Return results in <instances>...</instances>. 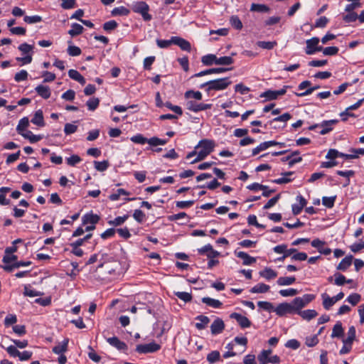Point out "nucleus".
<instances>
[{
    "mask_svg": "<svg viewBox=\"0 0 364 364\" xmlns=\"http://www.w3.org/2000/svg\"><path fill=\"white\" fill-rule=\"evenodd\" d=\"M215 143L213 140L202 139L197 146L195 147L197 149V156L191 162L195 164L203 160L208 155H209L214 149Z\"/></svg>",
    "mask_w": 364,
    "mask_h": 364,
    "instance_id": "nucleus-1",
    "label": "nucleus"
},
{
    "mask_svg": "<svg viewBox=\"0 0 364 364\" xmlns=\"http://www.w3.org/2000/svg\"><path fill=\"white\" fill-rule=\"evenodd\" d=\"M231 84V81L228 77L218 78L214 80H210L202 84L200 87L205 88L207 92H210L211 90H223L226 89Z\"/></svg>",
    "mask_w": 364,
    "mask_h": 364,
    "instance_id": "nucleus-2",
    "label": "nucleus"
},
{
    "mask_svg": "<svg viewBox=\"0 0 364 364\" xmlns=\"http://www.w3.org/2000/svg\"><path fill=\"white\" fill-rule=\"evenodd\" d=\"M132 9L134 13L139 14L145 21H149L152 18L151 15L149 14V6L144 1L134 2Z\"/></svg>",
    "mask_w": 364,
    "mask_h": 364,
    "instance_id": "nucleus-3",
    "label": "nucleus"
},
{
    "mask_svg": "<svg viewBox=\"0 0 364 364\" xmlns=\"http://www.w3.org/2000/svg\"><path fill=\"white\" fill-rule=\"evenodd\" d=\"M186 107L187 109L193 112H198L200 111H204L206 109H209L212 107V104H205L203 102H198L196 100L186 99Z\"/></svg>",
    "mask_w": 364,
    "mask_h": 364,
    "instance_id": "nucleus-4",
    "label": "nucleus"
},
{
    "mask_svg": "<svg viewBox=\"0 0 364 364\" xmlns=\"http://www.w3.org/2000/svg\"><path fill=\"white\" fill-rule=\"evenodd\" d=\"M100 217L92 213H87L82 218V224L86 225L85 231H91L95 228V225L99 222Z\"/></svg>",
    "mask_w": 364,
    "mask_h": 364,
    "instance_id": "nucleus-5",
    "label": "nucleus"
},
{
    "mask_svg": "<svg viewBox=\"0 0 364 364\" xmlns=\"http://www.w3.org/2000/svg\"><path fill=\"white\" fill-rule=\"evenodd\" d=\"M319 41L320 40L317 37H314L311 39L306 40V47L305 50L306 53L307 55H312L316 51H321L322 50V47L318 46Z\"/></svg>",
    "mask_w": 364,
    "mask_h": 364,
    "instance_id": "nucleus-6",
    "label": "nucleus"
},
{
    "mask_svg": "<svg viewBox=\"0 0 364 364\" xmlns=\"http://www.w3.org/2000/svg\"><path fill=\"white\" fill-rule=\"evenodd\" d=\"M161 346L155 342L141 344L136 346V351L139 353H149L158 351Z\"/></svg>",
    "mask_w": 364,
    "mask_h": 364,
    "instance_id": "nucleus-7",
    "label": "nucleus"
},
{
    "mask_svg": "<svg viewBox=\"0 0 364 364\" xmlns=\"http://www.w3.org/2000/svg\"><path fill=\"white\" fill-rule=\"evenodd\" d=\"M289 86H284L283 88L279 90H267L260 95L261 97H265L267 100H276L279 96L283 95L287 92Z\"/></svg>",
    "mask_w": 364,
    "mask_h": 364,
    "instance_id": "nucleus-8",
    "label": "nucleus"
},
{
    "mask_svg": "<svg viewBox=\"0 0 364 364\" xmlns=\"http://www.w3.org/2000/svg\"><path fill=\"white\" fill-rule=\"evenodd\" d=\"M279 316H283L286 314H291L293 313V307L289 303L279 304L274 311Z\"/></svg>",
    "mask_w": 364,
    "mask_h": 364,
    "instance_id": "nucleus-9",
    "label": "nucleus"
},
{
    "mask_svg": "<svg viewBox=\"0 0 364 364\" xmlns=\"http://www.w3.org/2000/svg\"><path fill=\"white\" fill-rule=\"evenodd\" d=\"M199 254L205 255L208 259H213L218 257L220 252L213 250L211 245L208 244L198 250Z\"/></svg>",
    "mask_w": 364,
    "mask_h": 364,
    "instance_id": "nucleus-10",
    "label": "nucleus"
},
{
    "mask_svg": "<svg viewBox=\"0 0 364 364\" xmlns=\"http://www.w3.org/2000/svg\"><path fill=\"white\" fill-rule=\"evenodd\" d=\"M338 122L336 119H331L328 121H323L320 124L316 125V127H320L321 130L319 133L321 134H326L333 129V126Z\"/></svg>",
    "mask_w": 364,
    "mask_h": 364,
    "instance_id": "nucleus-11",
    "label": "nucleus"
},
{
    "mask_svg": "<svg viewBox=\"0 0 364 364\" xmlns=\"http://www.w3.org/2000/svg\"><path fill=\"white\" fill-rule=\"evenodd\" d=\"M296 201L297 203L293 204L291 206L292 213L295 215H299L301 212L302 209L307 203L306 199L301 195L296 196Z\"/></svg>",
    "mask_w": 364,
    "mask_h": 364,
    "instance_id": "nucleus-12",
    "label": "nucleus"
},
{
    "mask_svg": "<svg viewBox=\"0 0 364 364\" xmlns=\"http://www.w3.org/2000/svg\"><path fill=\"white\" fill-rule=\"evenodd\" d=\"M230 318H234L237 321L238 324L243 328H248L251 326V322L245 316H242L238 313H232L230 314Z\"/></svg>",
    "mask_w": 364,
    "mask_h": 364,
    "instance_id": "nucleus-13",
    "label": "nucleus"
},
{
    "mask_svg": "<svg viewBox=\"0 0 364 364\" xmlns=\"http://www.w3.org/2000/svg\"><path fill=\"white\" fill-rule=\"evenodd\" d=\"M224 328L225 323L220 318H217L215 320H214L210 326L211 333L213 335L220 334L223 332Z\"/></svg>",
    "mask_w": 364,
    "mask_h": 364,
    "instance_id": "nucleus-14",
    "label": "nucleus"
},
{
    "mask_svg": "<svg viewBox=\"0 0 364 364\" xmlns=\"http://www.w3.org/2000/svg\"><path fill=\"white\" fill-rule=\"evenodd\" d=\"M107 343H108L110 346H113V347L116 348L117 350H123V351H124V350H127V344H126L124 342H123V341H120V340H119L117 337H116V336L111 337V338H108L107 339Z\"/></svg>",
    "mask_w": 364,
    "mask_h": 364,
    "instance_id": "nucleus-15",
    "label": "nucleus"
},
{
    "mask_svg": "<svg viewBox=\"0 0 364 364\" xmlns=\"http://www.w3.org/2000/svg\"><path fill=\"white\" fill-rule=\"evenodd\" d=\"M172 41L173 42V44L179 46L183 50L191 51V43L186 39L177 36H173L172 37Z\"/></svg>",
    "mask_w": 364,
    "mask_h": 364,
    "instance_id": "nucleus-16",
    "label": "nucleus"
},
{
    "mask_svg": "<svg viewBox=\"0 0 364 364\" xmlns=\"http://www.w3.org/2000/svg\"><path fill=\"white\" fill-rule=\"evenodd\" d=\"M36 93L43 99H48L51 95V90L47 85H39L35 88Z\"/></svg>",
    "mask_w": 364,
    "mask_h": 364,
    "instance_id": "nucleus-17",
    "label": "nucleus"
},
{
    "mask_svg": "<svg viewBox=\"0 0 364 364\" xmlns=\"http://www.w3.org/2000/svg\"><path fill=\"white\" fill-rule=\"evenodd\" d=\"M321 299L323 301V306L326 310H329L336 303V301L334 300L335 299L333 296L331 297L326 293H323L321 294Z\"/></svg>",
    "mask_w": 364,
    "mask_h": 364,
    "instance_id": "nucleus-18",
    "label": "nucleus"
},
{
    "mask_svg": "<svg viewBox=\"0 0 364 364\" xmlns=\"http://www.w3.org/2000/svg\"><path fill=\"white\" fill-rule=\"evenodd\" d=\"M235 253L237 257H239L243 260L242 263L244 265H250L256 262V259L255 257L250 256L247 253H246L245 252L240 251V252H235Z\"/></svg>",
    "mask_w": 364,
    "mask_h": 364,
    "instance_id": "nucleus-19",
    "label": "nucleus"
},
{
    "mask_svg": "<svg viewBox=\"0 0 364 364\" xmlns=\"http://www.w3.org/2000/svg\"><path fill=\"white\" fill-rule=\"evenodd\" d=\"M196 320L199 321L195 324V326L198 330L205 328L210 322V318L208 316L203 315L196 316Z\"/></svg>",
    "mask_w": 364,
    "mask_h": 364,
    "instance_id": "nucleus-20",
    "label": "nucleus"
},
{
    "mask_svg": "<svg viewBox=\"0 0 364 364\" xmlns=\"http://www.w3.org/2000/svg\"><path fill=\"white\" fill-rule=\"evenodd\" d=\"M68 339H64L61 343L53 347V352L58 355H61L65 353L68 349Z\"/></svg>",
    "mask_w": 364,
    "mask_h": 364,
    "instance_id": "nucleus-21",
    "label": "nucleus"
},
{
    "mask_svg": "<svg viewBox=\"0 0 364 364\" xmlns=\"http://www.w3.org/2000/svg\"><path fill=\"white\" fill-rule=\"evenodd\" d=\"M353 256L348 255L344 257L338 264L336 269L341 271H346L352 264Z\"/></svg>",
    "mask_w": 364,
    "mask_h": 364,
    "instance_id": "nucleus-22",
    "label": "nucleus"
},
{
    "mask_svg": "<svg viewBox=\"0 0 364 364\" xmlns=\"http://www.w3.org/2000/svg\"><path fill=\"white\" fill-rule=\"evenodd\" d=\"M68 76L81 85H85L86 82L85 77L76 70H70L68 71Z\"/></svg>",
    "mask_w": 364,
    "mask_h": 364,
    "instance_id": "nucleus-23",
    "label": "nucleus"
},
{
    "mask_svg": "<svg viewBox=\"0 0 364 364\" xmlns=\"http://www.w3.org/2000/svg\"><path fill=\"white\" fill-rule=\"evenodd\" d=\"M259 275L267 280H271L277 277V272L271 268L266 267L259 272Z\"/></svg>",
    "mask_w": 364,
    "mask_h": 364,
    "instance_id": "nucleus-24",
    "label": "nucleus"
},
{
    "mask_svg": "<svg viewBox=\"0 0 364 364\" xmlns=\"http://www.w3.org/2000/svg\"><path fill=\"white\" fill-rule=\"evenodd\" d=\"M31 122L39 127L44 126V119L42 110L38 109L35 112L33 117L31 119Z\"/></svg>",
    "mask_w": 364,
    "mask_h": 364,
    "instance_id": "nucleus-25",
    "label": "nucleus"
},
{
    "mask_svg": "<svg viewBox=\"0 0 364 364\" xmlns=\"http://www.w3.org/2000/svg\"><path fill=\"white\" fill-rule=\"evenodd\" d=\"M202 302L206 305L215 309L220 308L223 305L222 302L218 299H212L210 297L202 298Z\"/></svg>",
    "mask_w": 364,
    "mask_h": 364,
    "instance_id": "nucleus-26",
    "label": "nucleus"
},
{
    "mask_svg": "<svg viewBox=\"0 0 364 364\" xmlns=\"http://www.w3.org/2000/svg\"><path fill=\"white\" fill-rule=\"evenodd\" d=\"M202 93L200 91H194V90H188L184 94V97L186 99H190L193 100H202Z\"/></svg>",
    "mask_w": 364,
    "mask_h": 364,
    "instance_id": "nucleus-27",
    "label": "nucleus"
},
{
    "mask_svg": "<svg viewBox=\"0 0 364 364\" xmlns=\"http://www.w3.org/2000/svg\"><path fill=\"white\" fill-rule=\"evenodd\" d=\"M269 286L265 284L264 283H259L254 286L251 289L250 292L258 294V293H265L269 290Z\"/></svg>",
    "mask_w": 364,
    "mask_h": 364,
    "instance_id": "nucleus-28",
    "label": "nucleus"
},
{
    "mask_svg": "<svg viewBox=\"0 0 364 364\" xmlns=\"http://www.w3.org/2000/svg\"><path fill=\"white\" fill-rule=\"evenodd\" d=\"M29 125V120L27 117H23L20 119L18 124L16 127V131L19 134H22V133L25 132L26 128Z\"/></svg>",
    "mask_w": 364,
    "mask_h": 364,
    "instance_id": "nucleus-29",
    "label": "nucleus"
},
{
    "mask_svg": "<svg viewBox=\"0 0 364 364\" xmlns=\"http://www.w3.org/2000/svg\"><path fill=\"white\" fill-rule=\"evenodd\" d=\"M296 281L294 277H280L277 283L279 286H289L294 284Z\"/></svg>",
    "mask_w": 364,
    "mask_h": 364,
    "instance_id": "nucleus-30",
    "label": "nucleus"
},
{
    "mask_svg": "<svg viewBox=\"0 0 364 364\" xmlns=\"http://www.w3.org/2000/svg\"><path fill=\"white\" fill-rule=\"evenodd\" d=\"M84 28L79 23H74L71 25V29L68 31V33L71 36H76L83 32Z\"/></svg>",
    "mask_w": 364,
    "mask_h": 364,
    "instance_id": "nucleus-31",
    "label": "nucleus"
},
{
    "mask_svg": "<svg viewBox=\"0 0 364 364\" xmlns=\"http://www.w3.org/2000/svg\"><path fill=\"white\" fill-rule=\"evenodd\" d=\"M343 334V328L342 327V323L340 321H338L333 326L331 333L332 338H339L341 337Z\"/></svg>",
    "mask_w": 364,
    "mask_h": 364,
    "instance_id": "nucleus-32",
    "label": "nucleus"
},
{
    "mask_svg": "<svg viewBox=\"0 0 364 364\" xmlns=\"http://www.w3.org/2000/svg\"><path fill=\"white\" fill-rule=\"evenodd\" d=\"M299 315L305 320L310 321L317 316V312L314 309H307L299 312Z\"/></svg>",
    "mask_w": 364,
    "mask_h": 364,
    "instance_id": "nucleus-33",
    "label": "nucleus"
},
{
    "mask_svg": "<svg viewBox=\"0 0 364 364\" xmlns=\"http://www.w3.org/2000/svg\"><path fill=\"white\" fill-rule=\"evenodd\" d=\"M22 136H23L25 139H27L29 140L31 143H35L38 141H40L42 139V136L40 135H35L32 133V132L27 130L25 132L22 133L21 134Z\"/></svg>",
    "mask_w": 364,
    "mask_h": 364,
    "instance_id": "nucleus-34",
    "label": "nucleus"
},
{
    "mask_svg": "<svg viewBox=\"0 0 364 364\" xmlns=\"http://www.w3.org/2000/svg\"><path fill=\"white\" fill-rule=\"evenodd\" d=\"M217 57L213 54L205 55L202 57L201 62L205 65H211L213 64L216 65Z\"/></svg>",
    "mask_w": 364,
    "mask_h": 364,
    "instance_id": "nucleus-35",
    "label": "nucleus"
},
{
    "mask_svg": "<svg viewBox=\"0 0 364 364\" xmlns=\"http://www.w3.org/2000/svg\"><path fill=\"white\" fill-rule=\"evenodd\" d=\"M18 50L23 55H33V46L26 43H22L18 46Z\"/></svg>",
    "mask_w": 364,
    "mask_h": 364,
    "instance_id": "nucleus-36",
    "label": "nucleus"
},
{
    "mask_svg": "<svg viewBox=\"0 0 364 364\" xmlns=\"http://www.w3.org/2000/svg\"><path fill=\"white\" fill-rule=\"evenodd\" d=\"M129 13H130V11L124 6L116 7L111 12L112 15L114 16H128L129 14Z\"/></svg>",
    "mask_w": 364,
    "mask_h": 364,
    "instance_id": "nucleus-37",
    "label": "nucleus"
},
{
    "mask_svg": "<svg viewBox=\"0 0 364 364\" xmlns=\"http://www.w3.org/2000/svg\"><path fill=\"white\" fill-rule=\"evenodd\" d=\"M277 45V43L276 41H257V46L259 48L265 50H272Z\"/></svg>",
    "mask_w": 364,
    "mask_h": 364,
    "instance_id": "nucleus-38",
    "label": "nucleus"
},
{
    "mask_svg": "<svg viewBox=\"0 0 364 364\" xmlns=\"http://www.w3.org/2000/svg\"><path fill=\"white\" fill-rule=\"evenodd\" d=\"M290 304L293 307V313L296 312V311L302 309L306 306L301 297L295 298Z\"/></svg>",
    "mask_w": 364,
    "mask_h": 364,
    "instance_id": "nucleus-39",
    "label": "nucleus"
},
{
    "mask_svg": "<svg viewBox=\"0 0 364 364\" xmlns=\"http://www.w3.org/2000/svg\"><path fill=\"white\" fill-rule=\"evenodd\" d=\"M174 294L184 302H190L192 300V294L185 291H174Z\"/></svg>",
    "mask_w": 364,
    "mask_h": 364,
    "instance_id": "nucleus-40",
    "label": "nucleus"
},
{
    "mask_svg": "<svg viewBox=\"0 0 364 364\" xmlns=\"http://www.w3.org/2000/svg\"><path fill=\"white\" fill-rule=\"evenodd\" d=\"M168 142L167 139H159L154 136L150 139H147V143L152 146H156L159 145H164Z\"/></svg>",
    "mask_w": 364,
    "mask_h": 364,
    "instance_id": "nucleus-41",
    "label": "nucleus"
},
{
    "mask_svg": "<svg viewBox=\"0 0 364 364\" xmlns=\"http://www.w3.org/2000/svg\"><path fill=\"white\" fill-rule=\"evenodd\" d=\"M129 193L123 188L118 189L116 193L111 194L109 198L112 201H116L119 199L121 196H129Z\"/></svg>",
    "mask_w": 364,
    "mask_h": 364,
    "instance_id": "nucleus-42",
    "label": "nucleus"
},
{
    "mask_svg": "<svg viewBox=\"0 0 364 364\" xmlns=\"http://www.w3.org/2000/svg\"><path fill=\"white\" fill-rule=\"evenodd\" d=\"M129 218L127 215H125L124 216H119L115 218L114 220H109L108 223L110 225L113 226H119L122 225Z\"/></svg>",
    "mask_w": 364,
    "mask_h": 364,
    "instance_id": "nucleus-43",
    "label": "nucleus"
},
{
    "mask_svg": "<svg viewBox=\"0 0 364 364\" xmlns=\"http://www.w3.org/2000/svg\"><path fill=\"white\" fill-rule=\"evenodd\" d=\"M257 306L260 309L265 310L268 312H272V311H274V307L273 304L269 301H258Z\"/></svg>",
    "mask_w": 364,
    "mask_h": 364,
    "instance_id": "nucleus-44",
    "label": "nucleus"
},
{
    "mask_svg": "<svg viewBox=\"0 0 364 364\" xmlns=\"http://www.w3.org/2000/svg\"><path fill=\"white\" fill-rule=\"evenodd\" d=\"M220 352L218 350H213L208 354L207 360L210 363H216L217 361H218L220 360Z\"/></svg>",
    "mask_w": 364,
    "mask_h": 364,
    "instance_id": "nucleus-45",
    "label": "nucleus"
},
{
    "mask_svg": "<svg viewBox=\"0 0 364 364\" xmlns=\"http://www.w3.org/2000/svg\"><path fill=\"white\" fill-rule=\"evenodd\" d=\"M233 59L230 56L217 58L216 65H229L233 63Z\"/></svg>",
    "mask_w": 364,
    "mask_h": 364,
    "instance_id": "nucleus-46",
    "label": "nucleus"
},
{
    "mask_svg": "<svg viewBox=\"0 0 364 364\" xmlns=\"http://www.w3.org/2000/svg\"><path fill=\"white\" fill-rule=\"evenodd\" d=\"M272 353V350H263L258 355L257 358L259 362V364H267L266 361V358H268L269 355Z\"/></svg>",
    "mask_w": 364,
    "mask_h": 364,
    "instance_id": "nucleus-47",
    "label": "nucleus"
},
{
    "mask_svg": "<svg viewBox=\"0 0 364 364\" xmlns=\"http://www.w3.org/2000/svg\"><path fill=\"white\" fill-rule=\"evenodd\" d=\"M100 100L98 98L92 97L87 100L86 105L88 107V109L90 111L95 110L99 106Z\"/></svg>",
    "mask_w": 364,
    "mask_h": 364,
    "instance_id": "nucleus-48",
    "label": "nucleus"
},
{
    "mask_svg": "<svg viewBox=\"0 0 364 364\" xmlns=\"http://www.w3.org/2000/svg\"><path fill=\"white\" fill-rule=\"evenodd\" d=\"M355 328L354 326H350L348 331V336L343 341L348 342V343H352L355 338Z\"/></svg>",
    "mask_w": 364,
    "mask_h": 364,
    "instance_id": "nucleus-49",
    "label": "nucleus"
},
{
    "mask_svg": "<svg viewBox=\"0 0 364 364\" xmlns=\"http://www.w3.org/2000/svg\"><path fill=\"white\" fill-rule=\"evenodd\" d=\"M361 296L357 293L350 294L347 298V301L351 304L353 306H355L360 302Z\"/></svg>",
    "mask_w": 364,
    "mask_h": 364,
    "instance_id": "nucleus-50",
    "label": "nucleus"
},
{
    "mask_svg": "<svg viewBox=\"0 0 364 364\" xmlns=\"http://www.w3.org/2000/svg\"><path fill=\"white\" fill-rule=\"evenodd\" d=\"M82 161V159L78 155H72L66 158L67 164L70 166H75Z\"/></svg>",
    "mask_w": 364,
    "mask_h": 364,
    "instance_id": "nucleus-51",
    "label": "nucleus"
},
{
    "mask_svg": "<svg viewBox=\"0 0 364 364\" xmlns=\"http://www.w3.org/2000/svg\"><path fill=\"white\" fill-rule=\"evenodd\" d=\"M130 139L132 142L138 144H144L145 143H147V138L144 137L141 134H137L132 136Z\"/></svg>",
    "mask_w": 364,
    "mask_h": 364,
    "instance_id": "nucleus-52",
    "label": "nucleus"
},
{
    "mask_svg": "<svg viewBox=\"0 0 364 364\" xmlns=\"http://www.w3.org/2000/svg\"><path fill=\"white\" fill-rule=\"evenodd\" d=\"M279 294L284 297L293 296L297 294L298 291L296 289L289 288L286 289H281Z\"/></svg>",
    "mask_w": 364,
    "mask_h": 364,
    "instance_id": "nucleus-53",
    "label": "nucleus"
},
{
    "mask_svg": "<svg viewBox=\"0 0 364 364\" xmlns=\"http://www.w3.org/2000/svg\"><path fill=\"white\" fill-rule=\"evenodd\" d=\"M77 129V126L74 123H67L64 127V132L65 134L69 135L75 133Z\"/></svg>",
    "mask_w": 364,
    "mask_h": 364,
    "instance_id": "nucleus-54",
    "label": "nucleus"
},
{
    "mask_svg": "<svg viewBox=\"0 0 364 364\" xmlns=\"http://www.w3.org/2000/svg\"><path fill=\"white\" fill-rule=\"evenodd\" d=\"M67 51L70 56H78L81 54V49L76 46L70 45Z\"/></svg>",
    "mask_w": 364,
    "mask_h": 364,
    "instance_id": "nucleus-55",
    "label": "nucleus"
},
{
    "mask_svg": "<svg viewBox=\"0 0 364 364\" xmlns=\"http://www.w3.org/2000/svg\"><path fill=\"white\" fill-rule=\"evenodd\" d=\"M95 168L99 171H105L107 169L109 166V163L107 161H95L94 162Z\"/></svg>",
    "mask_w": 364,
    "mask_h": 364,
    "instance_id": "nucleus-56",
    "label": "nucleus"
},
{
    "mask_svg": "<svg viewBox=\"0 0 364 364\" xmlns=\"http://www.w3.org/2000/svg\"><path fill=\"white\" fill-rule=\"evenodd\" d=\"M334 277V284L337 286H342L346 283V278L344 275L340 273H335Z\"/></svg>",
    "mask_w": 364,
    "mask_h": 364,
    "instance_id": "nucleus-57",
    "label": "nucleus"
},
{
    "mask_svg": "<svg viewBox=\"0 0 364 364\" xmlns=\"http://www.w3.org/2000/svg\"><path fill=\"white\" fill-rule=\"evenodd\" d=\"M321 50L325 55H334L338 53V48L336 46H330L324 48H322Z\"/></svg>",
    "mask_w": 364,
    "mask_h": 364,
    "instance_id": "nucleus-58",
    "label": "nucleus"
},
{
    "mask_svg": "<svg viewBox=\"0 0 364 364\" xmlns=\"http://www.w3.org/2000/svg\"><path fill=\"white\" fill-rule=\"evenodd\" d=\"M28 73L25 70H21L20 72L16 73L14 76V80L16 82H21L26 80L28 78Z\"/></svg>",
    "mask_w": 364,
    "mask_h": 364,
    "instance_id": "nucleus-59",
    "label": "nucleus"
},
{
    "mask_svg": "<svg viewBox=\"0 0 364 364\" xmlns=\"http://www.w3.org/2000/svg\"><path fill=\"white\" fill-rule=\"evenodd\" d=\"M23 20L26 23L32 24L41 22L42 21V18L41 16L37 15L32 16H26Z\"/></svg>",
    "mask_w": 364,
    "mask_h": 364,
    "instance_id": "nucleus-60",
    "label": "nucleus"
},
{
    "mask_svg": "<svg viewBox=\"0 0 364 364\" xmlns=\"http://www.w3.org/2000/svg\"><path fill=\"white\" fill-rule=\"evenodd\" d=\"M318 343L316 335L309 336L306 338L305 344L309 347H314Z\"/></svg>",
    "mask_w": 364,
    "mask_h": 364,
    "instance_id": "nucleus-61",
    "label": "nucleus"
},
{
    "mask_svg": "<svg viewBox=\"0 0 364 364\" xmlns=\"http://www.w3.org/2000/svg\"><path fill=\"white\" fill-rule=\"evenodd\" d=\"M251 11L259 12H267L269 11V8L264 4H252L251 6Z\"/></svg>",
    "mask_w": 364,
    "mask_h": 364,
    "instance_id": "nucleus-62",
    "label": "nucleus"
},
{
    "mask_svg": "<svg viewBox=\"0 0 364 364\" xmlns=\"http://www.w3.org/2000/svg\"><path fill=\"white\" fill-rule=\"evenodd\" d=\"M364 248V241L360 240L358 242L353 243L350 246V249L353 252H358Z\"/></svg>",
    "mask_w": 364,
    "mask_h": 364,
    "instance_id": "nucleus-63",
    "label": "nucleus"
},
{
    "mask_svg": "<svg viewBox=\"0 0 364 364\" xmlns=\"http://www.w3.org/2000/svg\"><path fill=\"white\" fill-rule=\"evenodd\" d=\"M6 351L11 357L16 358L20 355V351L15 346H9L6 348Z\"/></svg>",
    "mask_w": 364,
    "mask_h": 364,
    "instance_id": "nucleus-64",
    "label": "nucleus"
}]
</instances>
